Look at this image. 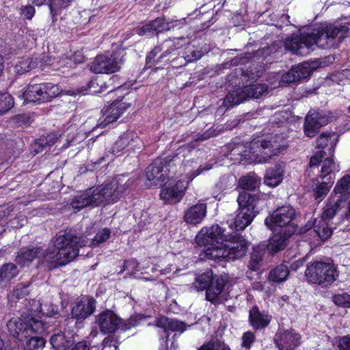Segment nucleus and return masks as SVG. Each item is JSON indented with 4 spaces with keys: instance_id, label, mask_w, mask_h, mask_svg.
Segmentation results:
<instances>
[{
    "instance_id": "cd10ccee",
    "label": "nucleus",
    "mask_w": 350,
    "mask_h": 350,
    "mask_svg": "<svg viewBox=\"0 0 350 350\" xmlns=\"http://www.w3.org/2000/svg\"><path fill=\"white\" fill-rule=\"evenodd\" d=\"M271 319V317L270 315L260 312L256 307L252 308L250 311V324L256 329L267 326Z\"/></svg>"
},
{
    "instance_id": "13d9d810",
    "label": "nucleus",
    "mask_w": 350,
    "mask_h": 350,
    "mask_svg": "<svg viewBox=\"0 0 350 350\" xmlns=\"http://www.w3.org/2000/svg\"><path fill=\"white\" fill-rule=\"evenodd\" d=\"M338 347L340 350H350V335L340 338Z\"/></svg>"
},
{
    "instance_id": "72a5a7b5",
    "label": "nucleus",
    "mask_w": 350,
    "mask_h": 350,
    "mask_svg": "<svg viewBox=\"0 0 350 350\" xmlns=\"http://www.w3.org/2000/svg\"><path fill=\"white\" fill-rule=\"evenodd\" d=\"M38 64L37 58L22 57L14 66L13 71L17 75H23L36 68Z\"/></svg>"
},
{
    "instance_id": "423d86ee",
    "label": "nucleus",
    "mask_w": 350,
    "mask_h": 350,
    "mask_svg": "<svg viewBox=\"0 0 350 350\" xmlns=\"http://www.w3.org/2000/svg\"><path fill=\"white\" fill-rule=\"evenodd\" d=\"M195 168L196 167H192L189 163L185 164V174H182L181 178L178 180L170 182L162 187L160 192L161 199L168 204L178 202L184 196L189 183L202 172L211 170L212 165L211 164H206L204 166L198 167L196 170H194Z\"/></svg>"
},
{
    "instance_id": "c756f323",
    "label": "nucleus",
    "mask_w": 350,
    "mask_h": 350,
    "mask_svg": "<svg viewBox=\"0 0 350 350\" xmlns=\"http://www.w3.org/2000/svg\"><path fill=\"white\" fill-rule=\"evenodd\" d=\"M48 61L49 63H47V64L52 66L53 70H59L61 68H72L75 66L77 64H79L83 61V57L81 55L80 52H77L73 55L72 59L65 57L58 61L53 59V62H51V59H49Z\"/></svg>"
},
{
    "instance_id": "a19ab883",
    "label": "nucleus",
    "mask_w": 350,
    "mask_h": 350,
    "mask_svg": "<svg viewBox=\"0 0 350 350\" xmlns=\"http://www.w3.org/2000/svg\"><path fill=\"white\" fill-rule=\"evenodd\" d=\"M339 170V165L334 161L332 155L331 157L326 158L322 161L321 174L319 177L321 179H323L332 173L334 172H338Z\"/></svg>"
},
{
    "instance_id": "a878e982",
    "label": "nucleus",
    "mask_w": 350,
    "mask_h": 350,
    "mask_svg": "<svg viewBox=\"0 0 350 350\" xmlns=\"http://www.w3.org/2000/svg\"><path fill=\"white\" fill-rule=\"evenodd\" d=\"M331 194L337 195L338 198L348 201L350 197V174L343 176L336 182Z\"/></svg>"
},
{
    "instance_id": "49530a36",
    "label": "nucleus",
    "mask_w": 350,
    "mask_h": 350,
    "mask_svg": "<svg viewBox=\"0 0 350 350\" xmlns=\"http://www.w3.org/2000/svg\"><path fill=\"white\" fill-rule=\"evenodd\" d=\"M45 343L46 341L41 337H31L27 341L25 350H42Z\"/></svg>"
},
{
    "instance_id": "a18cd8bd",
    "label": "nucleus",
    "mask_w": 350,
    "mask_h": 350,
    "mask_svg": "<svg viewBox=\"0 0 350 350\" xmlns=\"http://www.w3.org/2000/svg\"><path fill=\"white\" fill-rule=\"evenodd\" d=\"M110 234L111 231L109 229L106 228H103L96 233L93 239L91 241L87 239L88 241L87 245L90 247L98 246L101 243L105 242L109 238Z\"/></svg>"
},
{
    "instance_id": "3c124183",
    "label": "nucleus",
    "mask_w": 350,
    "mask_h": 350,
    "mask_svg": "<svg viewBox=\"0 0 350 350\" xmlns=\"http://www.w3.org/2000/svg\"><path fill=\"white\" fill-rule=\"evenodd\" d=\"M262 258V253L261 252L254 251L251 255V259L248 265L249 268L253 271L256 270Z\"/></svg>"
},
{
    "instance_id": "8fccbe9b",
    "label": "nucleus",
    "mask_w": 350,
    "mask_h": 350,
    "mask_svg": "<svg viewBox=\"0 0 350 350\" xmlns=\"http://www.w3.org/2000/svg\"><path fill=\"white\" fill-rule=\"evenodd\" d=\"M333 301L337 306L350 308V295L347 293L335 295L333 297Z\"/></svg>"
},
{
    "instance_id": "aec40b11",
    "label": "nucleus",
    "mask_w": 350,
    "mask_h": 350,
    "mask_svg": "<svg viewBox=\"0 0 350 350\" xmlns=\"http://www.w3.org/2000/svg\"><path fill=\"white\" fill-rule=\"evenodd\" d=\"M96 322L102 332L105 334L115 332L120 325V319L111 310H106L99 314Z\"/></svg>"
},
{
    "instance_id": "f704fd0d",
    "label": "nucleus",
    "mask_w": 350,
    "mask_h": 350,
    "mask_svg": "<svg viewBox=\"0 0 350 350\" xmlns=\"http://www.w3.org/2000/svg\"><path fill=\"white\" fill-rule=\"evenodd\" d=\"M158 325L163 327L165 332L172 331L182 333L185 330V325L183 322L165 317L159 319Z\"/></svg>"
},
{
    "instance_id": "39448f33",
    "label": "nucleus",
    "mask_w": 350,
    "mask_h": 350,
    "mask_svg": "<svg viewBox=\"0 0 350 350\" xmlns=\"http://www.w3.org/2000/svg\"><path fill=\"white\" fill-rule=\"evenodd\" d=\"M282 145L275 138L267 139H254L250 143L247 149L240 154V161L245 163H265L272 156L278 154L279 150L282 148ZM242 149V145H239L233 148L231 152L232 155L239 154L240 150Z\"/></svg>"
},
{
    "instance_id": "c85d7f7f",
    "label": "nucleus",
    "mask_w": 350,
    "mask_h": 350,
    "mask_svg": "<svg viewBox=\"0 0 350 350\" xmlns=\"http://www.w3.org/2000/svg\"><path fill=\"white\" fill-rule=\"evenodd\" d=\"M27 317L29 336L33 333L42 334L46 331L48 326L46 322L42 319L43 317L32 312L31 310H30V313Z\"/></svg>"
},
{
    "instance_id": "864d4df0",
    "label": "nucleus",
    "mask_w": 350,
    "mask_h": 350,
    "mask_svg": "<svg viewBox=\"0 0 350 350\" xmlns=\"http://www.w3.org/2000/svg\"><path fill=\"white\" fill-rule=\"evenodd\" d=\"M254 340V334L252 332H245L242 336V347L250 349Z\"/></svg>"
},
{
    "instance_id": "4468645a",
    "label": "nucleus",
    "mask_w": 350,
    "mask_h": 350,
    "mask_svg": "<svg viewBox=\"0 0 350 350\" xmlns=\"http://www.w3.org/2000/svg\"><path fill=\"white\" fill-rule=\"evenodd\" d=\"M131 105V103L124 100V98L113 101L102 110L103 116L99 120V125L105 127L107 124L115 122Z\"/></svg>"
},
{
    "instance_id": "9d476101",
    "label": "nucleus",
    "mask_w": 350,
    "mask_h": 350,
    "mask_svg": "<svg viewBox=\"0 0 350 350\" xmlns=\"http://www.w3.org/2000/svg\"><path fill=\"white\" fill-rule=\"evenodd\" d=\"M59 93V88L53 83L30 84L22 96L25 103H43L50 101Z\"/></svg>"
},
{
    "instance_id": "6ab92c4d",
    "label": "nucleus",
    "mask_w": 350,
    "mask_h": 350,
    "mask_svg": "<svg viewBox=\"0 0 350 350\" xmlns=\"http://www.w3.org/2000/svg\"><path fill=\"white\" fill-rule=\"evenodd\" d=\"M7 326L10 333L20 340L29 336L27 316L12 318L8 322Z\"/></svg>"
},
{
    "instance_id": "6e6d98bb",
    "label": "nucleus",
    "mask_w": 350,
    "mask_h": 350,
    "mask_svg": "<svg viewBox=\"0 0 350 350\" xmlns=\"http://www.w3.org/2000/svg\"><path fill=\"white\" fill-rule=\"evenodd\" d=\"M297 81L295 75H294L293 68L288 72L284 74L281 77L280 83L282 85H286Z\"/></svg>"
},
{
    "instance_id": "6e6552de",
    "label": "nucleus",
    "mask_w": 350,
    "mask_h": 350,
    "mask_svg": "<svg viewBox=\"0 0 350 350\" xmlns=\"http://www.w3.org/2000/svg\"><path fill=\"white\" fill-rule=\"evenodd\" d=\"M295 216V211L291 206H283L267 217L265 224L273 232L284 233L286 237H291L297 230L293 223Z\"/></svg>"
},
{
    "instance_id": "de8ad7c7",
    "label": "nucleus",
    "mask_w": 350,
    "mask_h": 350,
    "mask_svg": "<svg viewBox=\"0 0 350 350\" xmlns=\"http://www.w3.org/2000/svg\"><path fill=\"white\" fill-rule=\"evenodd\" d=\"M14 105L12 96L8 93L0 94V113H3Z\"/></svg>"
},
{
    "instance_id": "5fc2aeb1",
    "label": "nucleus",
    "mask_w": 350,
    "mask_h": 350,
    "mask_svg": "<svg viewBox=\"0 0 350 350\" xmlns=\"http://www.w3.org/2000/svg\"><path fill=\"white\" fill-rule=\"evenodd\" d=\"M27 287L28 286L24 284H18L13 291L14 295L18 299L23 297L28 294Z\"/></svg>"
},
{
    "instance_id": "f03ea898",
    "label": "nucleus",
    "mask_w": 350,
    "mask_h": 350,
    "mask_svg": "<svg viewBox=\"0 0 350 350\" xmlns=\"http://www.w3.org/2000/svg\"><path fill=\"white\" fill-rule=\"evenodd\" d=\"M349 29V27L345 25H326L315 31L304 32L299 36L288 38L284 42V46L293 54L304 56L313 50L314 45L322 49L338 45L345 38Z\"/></svg>"
},
{
    "instance_id": "e433bc0d",
    "label": "nucleus",
    "mask_w": 350,
    "mask_h": 350,
    "mask_svg": "<svg viewBox=\"0 0 350 350\" xmlns=\"http://www.w3.org/2000/svg\"><path fill=\"white\" fill-rule=\"evenodd\" d=\"M148 267V262H143L141 265H139L136 260L130 259L125 261L124 265V269L121 270V272L123 271H126L128 274L136 275L137 272L140 271L142 274L148 273L146 269Z\"/></svg>"
},
{
    "instance_id": "ddd939ff",
    "label": "nucleus",
    "mask_w": 350,
    "mask_h": 350,
    "mask_svg": "<svg viewBox=\"0 0 350 350\" xmlns=\"http://www.w3.org/2000/svg\"><path fill=\"white\" fill-rule=\"evenodd\" d=\"M336 216L340 217L341 219L350 217L347 210V202L338 198L337 195L330 194L324 203L321 219L331 220Z\"/></svg>"
},
{
    "instance_id": "2f4dec72",
    "label": "nucleus",
    "mask_w": 350,
    "mask_h": 350,
    "mask_svg": "<svg viewBox=\"0 0 350 350\" xmlns=\"http://www.w3.org/2000/svg\"><path fill=\"white\" fill-rule=\"evenodd\" d=\"M30 310L42 317H50L57 313V308L51 302L40 303L38 301L33 300Z\"/></svg>"
},
{
    "instance_id": "7c9ffc66",
    "label": "nucleus",
    "mask_w": 350,
    "mask_h": 350,
    "mask_svg": "<svg viewBox=\"0 0 350 350\" xmlns=\"http://www.w3.org/2000/svg\"><path fill=\"white\" fill-rule=\"evenodd\" d=\"M139 141V139L135 133L132 132L124 133L120 136L119 139L115 143L112 148V152L113 154H116L124 149L129 144L133 146H136L138 145Z\"/></svg>"
},
{
    "instance_id": "37998d69",
    "label": "nucleus",
    "mask_w": 350,
    "mask_h": 350,
    "mask_svg": "<svg viewBox=\"0 0 350 350\" xmlns=\"http://www.w3.org/2000/svg\"><path fill=\"white\" fill-rule=\"evenodd\" d=\"M260 179L254 175L243 176L239 180V185L246 190H253L258 187Z\"/></svg>"
},
{
    "instance_id": "7ed1b4c3",
    "label": "nucleus",
    "mask_w": 350,
    "mask_h": 350,
    "mask_svg": "<svg viewBox=\"0 0 350 350\" xmlns=\"http://www.w3.org/2000/svg\"><path fill=\"white\" fill-rule=\"evenodd\" d=\"M132 184L131 180L122 183V180L118 178L111 183L87 189L73 198L71 207L75 211H79L87 206L114 203Z\"/></svg>"
},
{
    "instance_id": "f257e3e1",
    "label": "nucleus",
    "mask_w": 350,
    "mask_h": 350,
    "mask_svg": "<svg viewBox=\"0 0 350 350\" xmlns=\"http://www.w3.org/2000/svg\"><path fill=\"white\" fill-rule=\"evenodd\" d=\"M199 246L204 247L205 256L215 260L229 261L245 255L247 241L238 234L226 233L219 225L202 228L196 237Z\"/></svg>"
},
{
    "instance_id": "473e14b6",
    "label": "nucleus",
    "mask_w": 350,
    "mask_h": 350,
    "mask_svg": "<svg viewBox=\"0 0 350 350\" xmlns=\"http://www.w3.org/2000/svg\"><path fill=\"white\" fill-rule=\"evenodd\" d=\"M273 234L267 246V250L272 254L284 250L286 245V241L290 238L286 237L284 233L273 232Z\"/></svg>"
},
{
    "instance_id": "bf43d9fd",
    "label": "nucleus",
    "mask_w": 350,
    "mask_h": 350,
    "mask_svg": "<svg viewBox=\"0 0 350 350\" xmlns=\"http://www.w3.org/2000/svg\"><path fill=\"white\" fill-rule=\"evenodd\" d=\"M154 29L152 25H150V22L137 29V32L139 36H144L148 33L154 32Z\"/></svg>"
},
{
    "instance_id": "a211bd4d",
    "label": "nucleus",
    "mask_w": 350,
    "mask_h": 350,
    "mask_svg": "<svg viewBox=\"0 0 350 350\" xmlns=\"http://www.w3.org/2000/svg\"><path fill=\"white\" fill-rule=\"evenodd\" d=\"M300 336L293 330L280 331L275 338L279 350H294L299 344Z\"/></svg>"
},
{
    "instance_id": "4d7b16f0",
    "label": "nucleus",
    "mask_w": 350,
    "mask_h": 350,
    "mask_svg": "<svg viewBox=\"0 0 350 350\" xmlns=\"http://www.w3.org/2000/svg\"><path fill=\"white\" fill-rule=\"evenodd\" d=\"M325 151L320 150L318 151L315 155L312 156L310 161V167H314L319 165V163L322 161V159Z\"/></svg>"
},
{
    "instance_id": "4c0bfd02",
    "label": "nucleus",
    "mask_w": 350,
    "mask_h": 350,
    "mask_svg": "<svg viewBox=\"0 0 350 350\" xmlns=\"http://www.w3.org/2000/svg\"><path fill=\"white\" fill-rule=\"evenodd\" d=\"M289 275V270L286 265H280L270 271L269 280L275 283L284 282Z\"/></svg>"
},
{
    "instance_id": "dca6fc26",
    "label": "nucleus",
    "mask_w": 350,
    "mask_h": 350,
    "mask_svg": "<svg viewBox=\"0 0 350 350\" xmlns=\"http://www.w3.org/2000/svg\"><path fill=\"white\" fill-rule=\"evenodd\" d=\"M46 253V250H43L40 247L21 250L16 257V262L21 267H29L33 262L47 265V261L44 259Z\"/></svg>"
},
{
    "instance_id": "b1692460",
    "label": "nucleus",
    "mask_w": 350,
    "mask_h": 350,
    "mask_svg": "<svg viewBox=\"0 0 350 350\" xmlns=\"http://www.w3.org/2000/svg\"><path fill=\"white\" fill-rule=\"evenodd\" d=\"M333 181H320L318 178L313 179L310 183V188L313 193L314 200L320 203L329 191Z\"/></svg>"
},
{
    "instance_id": "ea45409f",
    "label": "nucleus",
    "mask_w": 350,
    "mask_h": 350,
    "mask_svg": "<svg viewBox=\"0 0 350 350\" xmlns=\"http://www.w3.org/2000/svg\"><path fill=\"white\" fill-rule=\"evenodd\" d=\"M297 81L307 79L312 72L314 66L308 62H304L292 68Z\"/></svg>"
},
{
    "instance_id": "c9c22d12",
    "label": "nucleus",
    "mask_w": 350,
    "mask_h": 350,
    "mask_svg": "<svg viewBox=\"0 0 350 350\" xmlns=\"http://www.w3.org/2000/svg\"><path fill=\"white\" fill-rule=\"evenodd\" d=\"M50 343L54 350H68L73 342L66 338L64 334L57 333L51 336Z\"/></svg>"
},
{
    "instance_id": "79ce46f5",
    "label": "nucleus",
    "mask_w": 350,
    "mask_h": 350,
    "mask_svg": "<svg viewBox=\"0 0 350 350\" xmlns=\"http://www.w3.org/2000/svg\"><path fill=\"white\" fill-rule=\"evenodd\" d=\"M336 143L337 139L335 134L329 135L321 134L317 140V145L318 148H325L329 144L330 147L329 148V150L331 154L334 152Z\"/></svg>"
},
{
    "instance_id": "412c9836",
    "label": "nucleus",
    "mask_w": 350,
    "mask_h": 350,
    "mask_svg": "<svg viewBox=\"0 0 350 350\" xmlns=\"http://www.w3.org/2000/svg\"><path fill=\"white\" fill-rule=\"evenodd\" d=\"M96 301L93 298L84 297L76 304L72 310V317L77 320H83L95 310Z\"/></svg>"
},
{
    "instance_id": "58836bf2",
    "label": "nucleus",
    "mask_w": 350,
    "mask_h": 350,
    "mask_svg": "<svg viewBox=\"0 0 350 350\" xmlns=\"http://www.w3.org/2000/svg\"><path fill=\"white\" fill-rule=\"evenodd\" d=\"M213 273L207 271L198 275L194 282L192 284L193 287L198 291L206 290L213 280Z\"/></svg>"
},
{
    "instance_id": "20e7f679",
    "label": "nucleus",
    "mask_w": 350,
    "mask_h": 350,
    "mask_svg": "<svg viewBox=\"0 0 350 350\" xmlns=\"http://www.w3.org/2000/svg\"><path fill=\"white\" fill-rule=\"evenodd\" d=\"M53 243L44 257L49 268L65 265L73 260L79 254V247L86 246L88 241L85 237L64 233L57 234Z\"/></svg>"
},
{
    "instance_id": "e2e57ef3",
    "label": "nucleus",
    "mask_w": 350,
    "mask_h": 350,
    "mask_svg": "<svg viewBox=\"0 0 350 350\" xmlns=\"http://www.w3.org/2000/svg\"><path fill=\"white\" fill-rule=\"evenodd\" d=\"M161 52V49L159 47H155L147 56L146 59L148 62H150L152 60H154L156 55Z\"/></svg>"
},
{
    "instance_id": "680f3d73",
    "label": "nucleus",
    "mask_w": 350,
    "mask_h": 350,
    "mask_svg": "<svg viewBox=\"0 0 350 350\" xmlns=\"http://www.w3.org/2000/svg\"><path fill=\"white\" fill-rule=\"evenodd\" d=\"M68 350H89V348L86 342H79L76 344L73 342Z\"/></svg>"
},
{
    "instance_id": "338daca9",
    "label": "nucleus",
    "mask_w": 350,
    "mask_h": 350,
    "mask_svg": "<svg viewBox=\"0 0 350 350\" xmlns=\"http://www.w3.org/2000/svg\"><path fill=\"white\" fill-rule=\"evenodd\" d=\"M171 271V267H167L165 269H160L159 270V273H160V275H164V274H167L170 272Z\"/></svg>"
},
{
    "instance_id": "4be33fe9",
    "label": "nucleus",
    "mask_w": 350,
    "mask_h": 350,
    "mask_svg": "<svg viewBox=\"0 0 350 350\" xmlns=\"http://www.w3.org/2000/svg\"><path fill=\"white\" fill-rule=\"evenodd\" d=\"M167 166L163 167L161 160H155L146 171V177L150 185H158L165 181L167 177Z\"/></svg>"
},
{
    "instance_id": "393cba45",
    "label": "nucleus",
    "mask_w": 350,
    "mask_h": 350,
    "mask_svg": "<svg viewBox=\"0 0 350 350\" xmlns=\"http://www.w3.org/2000/svg\"><path fill=\"white\" fill-rule=\"evenodd\" d=\"M284 175L283 165L278 164L269 167L264 178V183L270 187L278 186L282 180Z\"/></svg>"
},
{
    "instance_id": "f8f14e48",
    "label": "nucleus",
    "mask_w": 350,
    "mask_h": 350,
    "mask_svg": "<svg viewBox=\"0 0 350 350\" xmlns=\"http://www.w3.org/2000/svg\"><path fill=\"white\" fill-rule=\"evenodd\" d=\"M123 52L98 55L91 66V70L96 73H113L118 71L123 64Z\"/></svg>"
},
{
    "instance_id": "9b49d317",
    "label": "nucleus",
    "mask_w": 350,
    "mask_h": 350,
    "mask_svg": "<svg viewBox=\"0 0 350 350\" xmlns=\"http://www.w3.org/2000/svg\"><path fill=\"white\" fill-rule=\"evenodd\" d=\"M267 91V86L264 84H254L243 88H237L230 91L226 96L224 105L229 108L240 104L248 98H258Z\"/></svg>"
},
{
    "instance_id": "1a4fd4ad",
    "label": "nucleus",
    "mask_w": 350,
    "mask_h": 350,
    "mask_svg": "<svg viewBox=\"0 0 350 350\" xmlns=\"http://www.w3.org/2000/svg\"><path fill=\"white\" fill-rule=\"evenodd\" d=\"M257 200L250 193L243 191L237 198V202L240 207L239 213L234 219V228L237 230H242L245 228L254 218Z\"/></svg>"
},
{
    "instance_id": "69168bd1",
    "label": "nucleus",
    "mask_w": 350,
    "mask_h": 350,
    "mask_svg": "<svg viewBox=\"0 0 350 350\" xmlns=\"http://www.w3.org/2000/svg\"><path fill=\"white\" fill-rule=\"evenodd\" d=\"M48 138H49V139H47L46 144L49 146H51V145L55 143V140L57 139V138H55L53 135H49Z\"/></svg>"
},
{
    "instance_id": "c03bdc74",
    "label": "nucleus",
    "mask_w": 350,
    "mask_h": 350,
    "mask_svg": "<svg viewBox=\"0 0 350 350\" xmlns=\"http://www.w3.org/2000/svg\"><path fill=\"white\" fill-rule=\"evenodd\" d=\"M327 220H321L314 226V232L322 240L327 239L332 234V230L327 223Z\"/></svg>"
},
{
    "instance_id": "f3484780",
    "label": "nucleus",
    "mask_w": 350,
    "mask_h": 350,
    "mask_svg": "<svg viewBox=\"0 0 350 350\" xmlns=\"http://www.w3.org/2000/svg\"><path fill=\"white\" fill-rule=\"evenodd\" d=\"M328 123V117L321 112L310 111L305 118L304 133L306 136L313 137L320 128Z\"/></svg>"
},
{
    "instance_id": "bb28decb",
    "label": "nucleus",
    "mask_w": 350,
    "mask_h": 350,
    "mask_svg": "<svg viewBox=\"0 0 350 350\" xmlns=\"http://www.w3.org/2000/svg\"><path fill=\"white\" fill-rule=\"evenodd\" d=\"M19 273L18 267L12 262L5 263L0 267V286H7Z\"/></svg>"
},
{
    "instance_id": "09e8293b",
    "label": "nucleus",
    "mask_w": 350,
    "mask_h": 350,
    "mask_svg": "<svg viewBox=\"0 0 350 350\" xmlns=\"http://www.w3.org/2000/svg\"><path fill=\"white\" fill-rule=\"evenodd\" d=\"M99 78L92 79L89 83L90 91L92 94L101 93L107 89V85L105 84Z\"/></svg>"
},
{
    "instance_id": "0e129e2a",
    "label": "nucleus",
    "mask_w": 350,
    "mask_h": 350,
    "mask_svg": "<svg viewBox=\"0 0 350 350\" xmlns=\"http://www.w3.org/2000/svg\"><path fill=\"white\" fill-rule=\"evenodd\" d=\"M215 131H212V130H209V131H207L206 133H204V134H202L200 136V139L205 140V139H208L213 136H215Z\"/></svg>"
},
{
    "instance_id": "5701e85b",
    "label": "nucleus",
    "mask_w": 350,
    "mask_h": 350,
    "mask_svg": "<svg viewBox=\"0 0 350 350\" xmlns=\"http://www.w3.org/2000/svg\"><path fill=\"white\" fill-rule=\"evenodd\" d=\"M206 204L199 202L190 206L185 212L184 219L191 225L200 224L206 215Z\"/></svg>"
},
{
    "instance_id": "0eeeda50",
    "label": "nucleus",
    "mask_w": 350,
    "mask_h": 350,
    "mask_svg": "<svg viewBox=\"0 0 350 350\" xmlns=\"http://www.w3.org/2000/svg\"><path fill=\"white\" fill-rule=\"evenodd\" d=\"M339 273L336 266L330 262L313 261L310 262L305 271L308 282L326 288L334 283Z\"/></svg>"
},
{
    "instance_id": "052dcab7",
    "label": "nucleus",
    "mask_w": 350,
    "mask_h": 350,
    "mask_svg": "<svg viewBox=\"0 0 350 350\" xmlns=\"http://www.w3.org/2000/svg\"><path fill=\"white\" fill-rule=\"evenodd\" d=\"M35 13V10L32 6H26L25 7L21 12L22 16H23L27 19H31Z\"/></svg>"
},
{
    "instance_id": "2eb2a0df",
    "label": "nucleus",
    "mask_w": 350,
    "mask_h": 350,
    "mask_svg": "<svg viewBox=\"0 0 350 350\" xmlns=\"http://www.w3.org/2000/svg\"><path fill=\"white\" fill-rule=\"evenodd\" d=\"M226 280L215 275L206 291V299L213 304H219L227 300L228 293L225 290Z\"/></svg>"
},
{
    "instance_id": "774afa93",
    "label": "nucleus",
    "mask_w": 350,
    "mask_h": 350,
    "mask_svg": "<svg viewBox=\"0 0 350 350\" xmlns=\"http://www.w3.org/2000/svg\"><path fill=\"white\" fill-rule=\"evenodd\" d=\"M46 0H32L33 3L38 6L42 5Z\"/></svg>"
},
{
    "instance_id": "603ef678",
    "label": "nucleus",
    "mask_w": 350,
    "mask_h": 350,
    "mask_svg": "<svg viewBox=\"0 0 350 350\" xmlns=\"http://www.w3.org/2000/svg\"><path fill=\"white\" fill-rule=\"evenodd\" d=\"M150 25L152 26V28L154 29L155 32H161L167 29V25L164 22V19L162 18H157V19L150 21Z\"/></svg>"
}]
</instances>
